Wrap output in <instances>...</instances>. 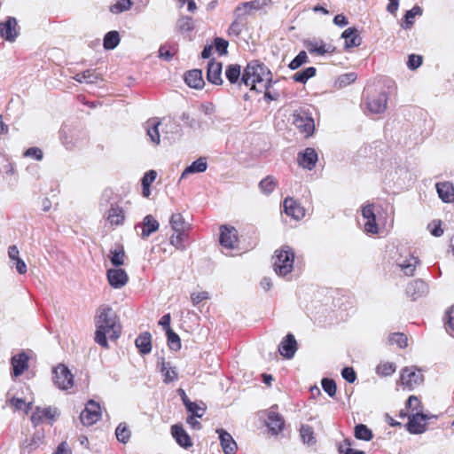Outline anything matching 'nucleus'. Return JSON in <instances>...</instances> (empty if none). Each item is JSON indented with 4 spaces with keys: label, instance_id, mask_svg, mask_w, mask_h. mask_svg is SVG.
I'll return each instance as SVG.
<instances>
[{
    "label": "nucleus",
    "instance_id": "a878e982",
    "mask_svg": "<svg viewBox=\"0 0 454 454\" xmlns=\"http://www.w3.org/2000/svg\"><path fill=\"white\" fill-rule=\"evenodd\" d=\"M217 433H219L221 446L224 454H235L238 446L232 436L223 429L217 430Z\"/></svg>",
    "mask_w": 454,
    "mask_h": 454
},
{
    "label": "nucleus",
    "instance_id": "a18cd8bd",
    "mask_svg": "<svg viewBox=\"0 0 454 454\" xmlns=\"http://www.w3.org/2000/svg\"><path fill=\"white\" fill-rule=\"evenodd\" d=\"M188 238V232H175L169 238L170 244L176 249L184 250L185 248L184 241Z\"/></svg>",
    "mask_w": 454,
    "mask_h": 454
},
{
    "label": "nucleus",
    "instance_id": "20e7f679",
    "mask_svg": "<svg viewBox=\"0 0 454 454\" xmlns=\"http://www.w3.org/2000/svg\"><path fill=\"white\" fill-rule=\"evenodd\" d=\"M424 381V375L416 367H405L401 372L400 383L403 390H413Z\"/></svg>",
    "mask_w": 454,
    "mask_h": 454
},
{
    "label": "nucleus",
    "instance_id": "423d86ee",
    "mask_svg": "<svg viewBox=\"0 0 454 454\" xmlns=\"http://www.w3.org/2000/svg\"><path fill=\"white\" fill-rule=\"evenodd\" d=\"M53 382L62 390H68L73 387L74 380V375L64 364H59L52 370Z\"/></svg>",
    "mask_w": 454,
    "mask_h": 454
},
{
    "label": "nucleus",
    "instance_id": "a19ab883",
    "mask_svg": "<svg viewBox=\"0 0 454 454\" xmlns=\"http://www.w3.org/2000/svg\"><path fill=\"white\" fill-rule=\"evenodd\" d=\"M300 434L304 443L313 445L316 443V437L312 427L309 425H301Z\"/></svg>",
    "mask_w": 454,
    "mask_h": 454
},
{
    "label": "nucleus",
    "instance_id": "f8f14e48",
    "mask_svg": "<svg viewBox=\"0 0 454 454\" xmlns=\"http://www.w3.org/2000/svg\"><path fill=\"white\" fill-rule=\"evenodd\" d=\"M374 207L375 205L373 203L367 204L362 207V215L365 219L364 231L367 234H377L379 232Z\"/></svg>",
    "mask_w": 454,
    "mask_h": 454
},
{
    "label": "nucleus",
    "instance_id": "5701e85b",
    "mask_svg": "<svg viewBox=\"0 0 454 454\" xmlns=\"http://www.w3.org/2000/svg\"><path fill=\"white\" fill-rule=\"evenodd\" d=\"M266 425L272 434H278L284 429L285 420L278 412L270 411L267 415Z\"/></svg>",
    "mask_w": 454,
    "mask_h": 454
},
{
    "label": "nucleus",
    "instance_id": "69168bd1",
    "mask_svg": "<svg viewBox=\"0 0 454 454\" xmlns=\"http://www.w3.org/2000/svg\"><path fill=\"white\" fill-rule=\"evenodd\" d=\"M341 375L348 383H353L356 380V372L352 367H345L341 371Z\"/></svg>",
    "mask_w": 454,
    "mask_h": 454
},
{
    "label": "nucleus",
    "instance_id": "338daca9",
    "mask_svg": "<svg viewBox=\"0 0 454 454\" xmlns=\"http://www.w3.org/2000/svg\"><path fill=\"white\" fill-rule=\"evenodd\" d=\"M94 76L93 71L85 70L82 73L76 74L74 79L78 82H90V79Z\"/></svg>",
    "mask_w": 454,
    "mask_h": 454
},
{
    "label": "nucleus",
    "instance_id": "4468645a",
    "mask_svg": "<svg viewBox=\"0 0 454 454\" xmlns=\"http://www.w3.org/2000/svg\"><path fill=\"white\" fill-rule=\"evenodd\" d=\"M318 160V155L314 148L307 147L297 155L299 166L308 170H312Z\"/></svg>",
    "mask_w": 454,
    "mask_h": 454
},
{
    "label": "nucleus",
    "instance_id": "6e6552de",
    "mask_svg": "<svg viewBox=\"0 0 454 454\" xmlns=\"http://www.w3.org/2000/svg\"><path fill=\"white\" fill-rule=\"evenodd\" d=\"M101 419V408L99 403L90 400L85 409L81 412L80 419L84 426H92Z\"/></svg>",
    "mask_w": 454,
    "mask_h": 454
},
{
    "label": "nucleus",
    "instance_id": "de8ad7c7",
    "mask_svg": "<svg viewBox=\"0 0 454 454\" xmlns=\"http://www.w3.org/2000/svg\"><path fill=\"white\" fill-rule=\"evenodd\" d=\"M390 345H396L400 348H404L408 345L407 336L403 333H394L388 337Z\"/></svg>",
    "mask_w": 454,
    "mask_h": 454
},
{
    "label": "nucleus",
    "instance_id": "393cba45",
    "mask_svg": "<svg viewBox=\"0 0 454 454\" xmlns=\"http://www.w3.org/2000/svg\"><path fill=\"white\" fill-rule=\"evenodd\" d=\"M171 434L181 447L188 449L192 446V441L182 425H173L171 427Z\"/></svg>",
    "mask_w": 454,
    "mask_h": 454
},
{
    "label": "nucleus",
    "instance_id": "f704fd0d",
    "mask_svg": "<svg viewBox=\"0 0 454 454\" xmlns=\"http://www.w3.org/2000/svg\"><path fill=\"white\" fill-rule=\"evenodd\" d=\"M112 264L119 267L124 264L125 252L121 245H116L114 250L110 251L109 254Z\"/></svg>",
    "mask_w": 454,
    "mask_h": 454
},
{
    "label": "nucleus",
    "instance_id": "e433bc0d",
    "mask_svg": "<svg viewBox=\"0 0 454 454\" xmlns=\"http://www.w3.org/2000/svg\"><path fill=\"white\" fill-rule=\"evenodd\" d=\"M278 186V181L273 176H267L259 183L261 192L266 195L270 194Z\"/></svg>",
    "mask_w": 454,
    "mask_h": 454
},
{
    "label": "nucleus",
    "instance_id": "7c9ffc66",
    "mask_svg": "<svg viewBox=\"0 0 454 454\" xmlns=\"http://www.w3.org/2000/svg\"><path fill=\"white\" fill-rule=\"evenodd\" d=\"M159 227V222L152 215H147L143 220L142 238H148L153 232L157 231Z\"/></svg>",
    "mask_w": 454,
    "mask_h": 454
},
{
    "label": "nucleus",
    "instance_id": "603ef678",
    "mask_svg": "<svg viewBox=\"0 0 454 454\" xmlns=\"http://www.w3.org/2000/svg\"><path fill=\"white\" fill-rule=\"evenodd\" d=\"M166 334L169 348L175 351L179 350L181 348L180 337L173 330H168V332H166Z\"/></svg>",
    "mask_w": 454,
    "mask_h": 454
},
{
    "label": "nucleus",
    "instance_id": "864d4df0",
    "mask_svg": "<svg viewBox=\"0 0 454 454\" xmlns=\"http://www.w3.org/2000/svg\"><path fill=\"white\" fill-rule=\"evenodd\" d=\"M213 48L220 55H226L228 52L229 42L221 37H215L213 42Z\"/></svg>",
    "mask_w": 454,
    "mask_h": 454
},
{
    "label": "nucleus",
    "instance_id": "58836bf2",
    "mask_svg": "<svg viewBox=\"0 0 454 454\" xmlns=\"http://www.w3.org/2000/svg\"><path fill=\"white\" fill-rule=\"evenodd\" d=\"M120 43V36L116 30H110L104 37L103 45L106 50L114 49Z\"/></svg>",
    "mask_w": 454,
    "mask_h": 454
},
{
    "label": "nucleus",
    "instance_id": "f257e3e1",
    "mask_svg": "<svg viewBox=\"0 0 454 454\" xmlns=\"http://www.w3.org/2000/svg\"><path fill=\"white\" fill-rule=\"evenodd\" d=\"M95 341L101 347L108 348L107 336L111 340H117L121 333V325L116 312L106 305L97 309L95 316Z\"/></svg>",
    "mask_w": 454,
    "mask_h": 454
},
{
    "label": "nucleus",
    "instance_id": "72a5a7b5",
    "mask_svg": "<svg viewBox=\"0 0 454 454\" xmlns=\"http://www.w3.org/2000/svg\"><path fill=\"white\" fill-rule=\"evenodd\" d=\"M157 172L155 170H149L145 174L142 178V194L145 198H148L151 194V184L155 181Z\"/></svg>",
    "mask_w": 454,
    "mask_h": 454
},
{
    "label": "nucleus",
    "instance_id": "774afa93",
    "mask_svg": "<svg viewBox=\"0 0 454 454\" xmlns=\"http://www.w3.org/2000/svg\"><path fill=\"white\" fill-rule=\"evenodd\" d=\"M186 409L189 412H191L190 416L201 418L203 416V412H200L201 411V408L194 402H190L189 403H186Z\"/></svg>",
    "mask_w": 454,
    "mask_h": 454
},
{
    "label": "nucleus",
    "instance_id": "473e14b6",
    "mask_svg": "<svg viewBox=\"0 0 454 454\" xmlns=\"http://www.w3.org/2000/svg\"><path fill=\"white\" fill-rule=\"evenodd\" d=\"M207 161L203 158H200L193 161L190 166H188L181 175V178H185L187 175L192 173H201L207 169Z\"/></svg>",
    "mask_w": 454,
    "mask_h": 454
},
{
    "label": "nucleus",
    "instance_id": "37998d69",
    "mask_svg": "<svg viewBox=\"0 0 454 454\" xmlns=\"http://www.w3.org/2000/svg\"><path fill=\"white\" fill-rule=\"evenodd\" d=\"M9 404L14 411H23L25 414H28L32 410V403H26L25 400L18 397L11 398Z\"/></svg>",
    "mask_w": 454,
    "mask_h": 454
},
{
    "label": "nucleus",
    "instance_id": "2eb2a0df",
    "mask_svg": "<svg viewBox=\"0 0 454 454\" xmlns=\"http://www.w3.org/2000/svg\"><path fill=\"white\" fill-rule=\"evenodd\" d=\"M283 207L285 213L294 220H301L305 216L304 207L293 198H286Z\"/></svg>",
    "mask_w": 454,
    "mask_h": 454
},
{
    "label": "nucleus",
    "instance_id": "ea45409f",
    "mask_svg": "<svg viewBox=\"0 0 454 454\" xmlns=\"http://www.w3.org/2000/svg\"><path fill=\"white\" fill-rule=\"evenodd\" d=\"M160 124V121L157 120H149L147 121V135L150 137L151 140L155 143H160V132H159V126Z\"/></svg>",
    "mask_w": 454,
    "mask_h": 454
},
{
    "label": "nucleus",
    "instance_id": "dca6fc26",
    "mask_svg": "<svg viewBox=\"0 0 454 454\" xmlns=\"http://www.w3.org/2000/svg\"><path fill=\"white\" fill-rule=\"evenodd\" d=\"M406 427L411 434L424 433L427 428V416L421 412L410 416Z\"/></svg>",
    "mask_w": 454,
    "mask_h": 454
},
{
    "label": "nucleus",
    "instance_id": "c03bdc74",
    "mask_svg": "<svg viewBox=\"0 0 454 454\" xmlns=\"http://www.w3.org/2000/svg\"><path fill=\"white\" fill-rule=\"evenodd\" d=\"M396 370V365L391 362H382L376 367L378 375L387 377L392 375Z\"/></svg>",
    "mask_w": 454,
    "mask_h": 454
},
{
    "label": "nucleus",
    "instance_id": "f3484780",
    "mask_svg": "<svg viewBox=\"0 0 454 454\" xmlns=\"http://www.w3.org/2000/svg\"><path fill=\"white\" fill-rule=\"evenodd\" d=\"M107 280L109 285L114 288H121L124 286L128 280L129 276L122 269H109L106 272Z\"/></svg>",
    "mask_w": 454,
    "mask_h": 454
},
{
    "label": "nucleus",
    "instance_id": "a211bd4d",
    "mask_svg": "<svg viewBox=\"0 0 454 454\" xmlns=\"http://www.w3.org/2000/svg\"><path fill=\"white\" fill-rule=\"evenodd\" d=\"M387 96L386 92H379L367 98V107L374 114H380L386 110Z\"/></svg>",
    "mask_w": 454,
    "mask_h": 454
},
{
    "label": "nucleus",
    "instance_id": "39448f33",
    "mask_svg": "<svg viewBox=\"0 0 454 454\" xmlns=\"http://www.w3.org/2000/svg\"><path fill=\"white\" fill-rule=\"evenodd\" d=\"M293 124L305 137H311L315 131L314 119L303 110L294 113Z\"/></svg>",
    "mask_w": 454,
    "mask_h": 454
},
{
    "label": "nucleus",
    "instance_id": "e2e57ef3",
    "mask_svg": "<svg viewBox=\"0 0 454 454\" xmlns=\"http://www.w3.org/2000/svg\"><path fill=\"white\" fill-rule=\"evenodd\" d=\"M344 444L346 448L344 449V445H340L339 447V452L340 454H364L362 450H356L355 449H352L350 447L351 443L350 441L346 439L344 440Z\"/></svg>",
    "mask_w": 454,
    "mask_h": 454
},
{
    "label": "nucleus",
    "instance_id": "09e8293b",
    "mask_svg": "<svg viewBox=\"0 0 454 454\" xmlns=\"http://www.w3.org/2000/svg\"><path fill=\"white\" fill-rule=\"evenodd\" d=\"M444 326L447 333L454 337V304L445 313Z\"/></svg>",
    "mask_w": 454,
    "mask_h": 454
},
{
    "label": "nucleus",
    "instance_id": "c9c22d12",
    "mask_svg": "<svg viewBox=\"0 0 454 454\" xmlns=\"http://www.w3.org/2000/svg\"><path fill=\"white\" fill-rule=\"evenodd\" d=\"M225 76L230 83L234 84L241 80V67L238 64H231L226 67Z\"/></svg>",
    "mask_w": 454,
    "mask_h": 454
},
{
    "label": "nucleus",
    "instance_id": "5fc2aeb1",
    "mask_svg": "<svg viewBox=\"0 0 454 454\" xmlns=\"http://www.w3.org/2000/svg\"><path fill=\"white\" fill-rule=\"evenodd\" d=\"M131 4V0H117L115 4L111 5L110 11L113 13H120L129 10Z\"/></svg>",
    "mask_w": 454,
    "mask_h": 454
},
{
    "label": "nucleus",
    "instance_id": "13d9d810",
    "mask_svg": "<svg viewBox=\"0 0 454 454\" xmlns=\"http://www.w3.org/2000/svg\"><path fill=\"white\" fill-rule=\"evenodd\" d=\"M322 387L331 397H333L336 395L337 387L333 380L327 378L324 379L322 380Z\"/></svg>",
    "mask_w": 454,
    "mask_h": 454
},
{
    "label": "nucleus",
    "instance_id": "c85d7f7f",
    "mask_svg": "<svg viewBox=\"0 0 454 454\" xmlns=\"http://www.w3.org/2000/svg\"><path fill=\"white\" fill-rule=\"evenodd\" d=\"M169 223L175 232L189 231L190 224L185 222L184 216L180 213L173 214L170 217Z\"/></svg>",
    "mask_w": 454,
    "mask_h": 454
},
{
    "label": "nucleus",
    "instance_id": "0eeeda50",
    "mask_svg": "<svg viewBox=\"0 0 454 454\" xmlns=\"http://www.w3.org/2000/svg\"><path fill=\"white\" fill-rule=\"evenodd\" d=\"M219 242L226 249H235L239 247L238 231L230 225H222L220 227Z\"/></svg>",
    "mask_w": 454,
    "mask_h": 454
},
{
    "label": "nucleus",
    "instance_id": "680f3d73",
    "mask_svg": "<svg viewBox=\"0 0 454 454\" xmlns=\"http://www.w3.org/2000/svg\"><path fill=\"white\" fill-rule=\"evenodd\" d=\"M406 408L411 411H419L421 410V402L416 395H411L406 401Z\"/></svg>",
    "mask_w": 454,
    "mask_h": 454
},
{
    "label": "nucleus",
    "instance_id": "1a4fd4ad",
    "mask_svg": "<svg viewBox=\"0 0 454 454\" xmlns=\"http://www.w3.org/2000/svg\"><path fill=\"white\" fill-rule=\"evenodd\" d=\"M305 47L308 51L316 56H324L325 54H333L335 52L336 48L330 43H325L323 40L312 39L306 40Z\"/></svg>",
    "mask_w": 454,
    "mask_h": 454
},
{
    "label": "nucleus",
    "instance_id": "6ab92c4d",
    "mask_svg": "<svg viewBox=\"0 0 454 454\" xmlns=\"http://www.w3.org/2000/svg\"><path fill=\"white\" fill-rule=\"evenodd\" d=\"M428 292L426 282L421 279H415L411 282L406 288V294L412 301H416L425 296Z\"/></svg>",
    "mask_w": 454,
    "mask_h": 454
},
{
    "label": "nucleus",
    "instance_id": "c756f323",
    "mask_svg": "<svg viewBox=\"0 0 454 454\" xmlns=\"http://www.w3.org/2000/svg\"><path fill=\"white\" fill-rule=\"evenodd\" d=\"M136 347L141 354H148L152 350V336L150 333L145 332L141 333L135 340Z\"/></svg>",
    "mask_w": 454,
    "mask_h": 454
},
{
    "label": "nucleus",
    "instance_id": "0e129e2a",
    "mask_svg": "<svg viewBox=\"0 0 454 454\" xmlns=\"http://www.w3.org/2000/svg\"><path fill=\"white\" fill-rule=\"evenodd\" d=\"M25 157H31L36 160H41L43 157V151L38 147H30L24 153Z\"/></svg>",
    "mask_w": 454,
    "mask_h": 454
},
{
    "label": "nucleus",
    "instance_id": "cd10ccee",
    "mask_svg": "<svg viewBox=\"0 0 454 454\" xmlns=\"http://www.w3.org/2000/svg\"><path fill=\"white\" fill-rule=\"evenodd\" d=\"M184 81L189 87L193 89H201L205 84L202 71L200 69L188 71L184 74Z\"/></svg>",
    "mask_w": 454,
    "mask_h": 454
},
{
    "label": "nucleus",
    "instance_id": "aec40b11",
    "mask_svg": "<svg viewBox=\"0 0 454 454\" xmlns=\"http://www.w3.org/2000/svg\"><path fill=\"white\" fill-rule=\"evenodd\" d=\"M222 62L215 61L214 59H211L207 65V79L209 82L215 85H222Z\"/></svg>",
    "mask_w": 454,
    "mask_h": 454
},
{
    "label": "nucleus",
    "instance_id": "4be33fe9",
    "mask_svg": "<svg viewBox=\"0 0 454 454\" xmlns=\"http://www.w3.org/2000/svg\"><path fill=\"white\" fill-rule=\"evenodd\" d=\"M28 361L29 356L24 351L13 356L11 359L12 374L15 377L20 376L28 368Z\"/></svg>",
    "mask_w": 454,
    "mask_h": 454
},
{
    "label": "nucleus",
    "instance_id": "052dcab7",
    "mask_svg": "<svg viewBox=\"0 0 454 454\" xmlns=\"http://www.w3.org/2000/svg\"><path fill=\"white\" fill-rule=\"evenodd\" d=\"M209 299V294L206 291L194 292L191 294V301L193 306Z\"/></svg>",
    "mask_w": 454,
    "mask_h": 454
},
{
    "label": "nucleus",
    "instance_id": "9b49d317",
    "mask_svg": "<svg viewBox=\"0 0 454 454\" xmlns=\"http://www.w3.org/2000/svg\"><path fill=\"white\" fill-rule=\"evenodd\" d=\"M56 415L57 412L51 407H36L32 412L30 420L34 427H38L44 422L52 424V422L55 421Z\"/></svg>",
    "mask_w": 454,
    "mask_h": 454
},
{
    "label": "nucleus",
    "instance_id": "ddd939ff",
    "mask_svg": "<svg viewBox=\"0 0 454 454\" xmlns=\"http://www.w3.org/2000/svg\"><path fill=\"white\" fill-rule=\"evenodd\" d=\"M126 212L124 208L117 203L111 204L106 213V220L112 227H118L124 224Z\"/></svg>",
    "mask_w": 454,
    "mask_h": 454
},
{
    "label": "nucleus",
    "instance_id": "b1692460",
    "mask_svg": "<svg viewBox=\"0 0 454 454\" xmlns=\"http://www.w3.org/2000/svg\"><path fill=\"white\" fill-rule=\"evenodd\" d=\"M419 264L420 261L419 257L411 254L397 263L400 270L407 277H413L415 275L416 269Z\"/></svg>",
    "mask_w": 454,
    "mask_h": 454
},
{
    "label": "nucleus",
    "instance_id": "3c124183",
    "mask_svg": "<svg viewBox=\"0 0 454 454\" xmlns=\"http://www.w3.org/2000/svg\"><path fill=\"white\" fill-rule=\"evenodd\" d=\"M160 371L163 373V376H164L163 381L166 384H169V383L176 380L178 378V374H177L176 369L172 368V367H168L165 363H162Z\"/></svg>",
    "mask_w": 454,
    "mask_h": 454
},
{
    "label": "nucleus",
    "instance_id": "79ce46f5",
    "mask_svg": "<svg viewBox=\"0 0 454 454\" xmlns=\"http://www.w3.org/2000/svg\"><path fill=\"white\" fill-rule=\"evenodd\" d=\"M354 434L356 439L363 441H371L373 437L372 430L364 424H358L355 427Z\"/></svg>",
    "mask_w": 454,
    "mask_h": 454
},
{
    "label": "nucleus",
    "instance_id": "4d7b16f0",
    "mask_svg": "<svg viewBox=\"0 0 454 454\" xmlns=\"http://www.w3.org/2000/svg\"><path fill=\"white\" fill-rule=\"evenodd\" d=\"M308 61V56L306 51H301L299 54L290 62L289 68L295 70L299 68L302 64Z\"/></svg>",
    "mask_w": 454,
    "mask_h": 454
},
{
    "label": "nucleus",
    "instance_id": "6e6d98bb",
    "mask_svg": "<svg viewBox=\"0 0 454 454\" xmlns=\"http://www.w3.org/2000/svg\"><path fill=\"white\" fill-rule=\"evenodd\" d=\"M176 52V46L162 45L159 50V57L165 60H170Z\"/></svg>",
    "mask_w": 454,
    "mask_h": 454
},
{
    "label": "nucleus",
    "instance_id": "bf43d9fd",
    "mask_svg": "<svg viewBox=\"0 0 454 454\" xmlns=\"http://www.w3.org/2000/svg\"><path fill=\"white\" fill-rule=\"evenodd\" d=\"M423 63V57L421 55L411 54L408 58L407 66L411 70H416Z\"/></svg>",
    "mask_w": 454,
    "mask_h": 454
},
{
    "label": "nucleus",
    "instance_id": "8fccbe9b",
    "mask_svg": "<svg viewBox=\"0 0 454 454\" xmlns=\"http://www.w3.org/2000/svg\"><path fill=\"white\" fill-rule=\"evenodd\" d=\"M423 13V10L420 6L415 5L411 10L407 11L403 21L406 24L407 27H411L415 22V18L417 16H421Z\"/></svg>",
    "mask_w": 454,
    "mask_h": 454
},
{
    "label": "nucleus",
    "instance_id": "49530a36",
    "mask_svg": "<svg viewBox=\"0 0 454 454\" xmlns=\"http://www.w3.org/2000/svg\"><path fill=\"white\" fill-rule=\"evenodd\" d=\"M115 435L119 442L127 443L130 438V431L126 423L122 422L118 425L115 430Z\"/></svg>",
    "mask_w": 454,
    "mask_h": 454
},
{
    "label": "nucleus",
    "instance_id": "412c9836",
    "mask_svg": "<svg viewBox=\"0 0 454 454\" xmlns=\"http://www.w3.org/2000/svg\"><path fill=\"white\" fill-rule=\"evenodd\" d=\"M297 350V342L294 336L292 333H288L286 338L280 342L278 346V351L281 356L290 359L292 358Z\"/></svg>",
    "mask_w": 454,
    "mask_h": 454
},
{
    "label": "nucleus",
    "instance_id": "4c0bfd02",
    "mask_svg": "<svg viewBox=\"0 0 454 454\" xmlns=\"http://www.w3.org/2000/svg\"><path fill=\"white\" fill-rule=\"evenodd\" d=\"M317 69L314 67H309L302 69L293 75V79L296 82L305 83L309 78L316 75Z\"/></svg>",
    "mask_w": 454,
    "mask_h": 454
},
{
    "label": "nucleus",
    "instance_id": "9d476101",
    "mask_svg": "<svg viewBox=\"0 0 454 454\" xmlns=\"http://www.w3.org/2000/svg\"><path fill=\"white\" fill-rule=\"evenodd\" d=\"M272 0H253L241 3L235 10L237 16L249 15L271 5Z\"/></svg>",
    "mask_w": 454,
    "mask_h": 454
},
{
    "label": "nucleus",
    "instance_id": "7ed1b4c3",
    "mask_svg": "<svg viewBox=\"0 0 454 454\" xmlns=\"http://www.w3.org/2000/svg\"><path fill=\"white\" fill-rule=\"evenodd\" d=\"M294 252L288 246H283L275 251L273 256V268L275 272L279 276H286L291 273L294 269Z\"/></svg>",
    "mask_w": 454,
    "mask_h": 454
},
{
    "label": "nucleus",
    "instance_id": "f03ea898",
    "mask_svg": "<svg viewBox=\"0 0 454 454\" xmlns=\"http://www.w3.org/2000/svg\"><path fill=\"white\" fill-rule=\"evenodd\" d=\"M271 82L272 74L270 69L258 60L249 62L245 67L241 76L242 83L250 87V90H254L259 92H262L263 88L270 86Z\"/></svg>",
    "mask_w": 454,
    "mask_h": 454
},
{
    "label": "nucleus",
    "instance_id": "2f4dec72",
    "mask_svg": "<svg viewBox=\"0 0 454 454\" xmlns=\"http://www.w3.org/2000/svg\"><path fill=\"white\" fill-rule=\"evenodd\" d=\"M341 37L345 41L346 48L356 47L362 43V38L358 34V30H344Z\"/></svg>",
    "mask_w": 454,
    "mask_h": 454
},
{
    "label": "nucleus",
    "instance_id": "bb28decb",
    "mask_svg": "<svg viewBox=\"0 0 454 454\" xmlns=\"http://www.w3.org/2000/svg\"><path fill=\"white\" fill-rule=\"evenodd\" d=\"M436 190L441 200L445 203L454 201V185L450 182H441L436 184Z\"/></svg>",
    "mask_w": 454,
    "mask_h": 454
}]
</instances>
